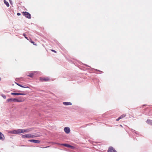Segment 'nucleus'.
Segmentation results:
<instances>
[{"label":"nucleus","instance_id":"19","mask_svg":"<svg viewBox=\"0 0 152 152\" xmlns=\"http://www.w3.org/2000/svg\"><path fill=\"white\" fill-rule=\"evenodd\" d=\"M26 95V94L24 93H19V95Z\"/></svg>","mask_w":152,"mask_h":152},{"label":"nucleus","instance_id":"25","mask_svg":"<svg viewBox=\"0 0 152 152\" xmlns=\"http://www.w3.org/2000/svg\"><path fill=\"white\" fill-rule=\"evenodd\" d=\"M52 50V51H53V52H55V53H56V51L55 50Z\"/></svg>","mask_w":152,"mask_h":152},{"label":"nucleus","instance_id":"11","mask_svg":"<svg viewBox=\"0 0 152 152\" xmlns=\"http://www.w3.org/2000/svg\"><path fill=\"white\" fill-rule=\"evenodd\" d=\"M63 104L65 105H72V103L70 102H63Z\"/></svg>","mask_w":152,"mask_h":152},{"label":"nucleus","instance_id":"8","mask_svg":"<svg viewBox=\"0 0 152 152\" xmlns=\"http://www.w3.org/2000/svg\"><path fill=\"white\" fill-rule=\"evenodd\" d=\"M33 130V128H30L27 129H23V132H28Z\"/></svg>","mask_w":152,"mask_h":152},{"label":"nucleus","instance_id":"13","mask_svg":"<svg viewBox=\"0 0 152 152\" xmlns=\"http://www.w3.org/2000/svg\"><path fill=\"white\" fill-rule=\"evenodd\" d=\"M4 3L6 5V6L8 7L9 6V3L7 1L5 0H4Z\"/></svg>","mask_w":152,"mask_h":152},{"label":"nucleus","instance_id":"12","mask_svg":"<svg viewBox=\"0 0 152 152\" xmlns=\"http://www.w3.org/2000/svg\"><path fill=\"white\" fill-rule=\"evenodd\" d=\"M146 122L149 124L152 125V120H151L150 119H148L147 120Z\"/></svg>","mask_w":152,"mask_h":152},{"label":"nucleus","instance_id":"3","mask_svg":"<svg viewBox=\"0 0 152 152\" xmlns=\"http://www.w3.org/2000/svg\"><path fill=\"white\" fill-rule=\"evenodd\" d=\"M23 15L25 16L26 18L28 19L31 18V15L27 12H23Z\"/></svg>","mask_w":152,"mask_h":152},{"label":"nucleus","instance_id":"7","mask_svg":"<svg viewBox=\"0 0 152 152\" xmlns=\"http://www.w3.org/2000/svg\"><path fill=\"white\" fill-rule=\"evenodd\" d=\"M28 141L30 142H34L35 143H39L40 142V141L39 140H28Z\"/></svg>","mask_w":152,"mask_h":152},{"label":"nucleus","instance_id":"2","mask_svg":"<svg viewBox=\"0 0 152 152\" xmlns=\"http://www.w3.org/2000/svg\"><path fill=\"white\" fill-rule=\"evenodd\" d=\"M12 133L13 134H19L23 133V129H18L12 131Z\"/></svg>","mask_w":152,"mask_h":152},{"label":"nucleus","instance_id":"16","mask_svg":"<svg viewBox=\"0 0 152 152\" xmlns=\"http://www.w3.org/2000/svg\"><path fill=\"white\" fill-rule=\"evenodd\" d=\"M38 136L37 135H31L30 134V138H33L36 137H37Z\"/></svg>","mask_w":152,"mask_h":152},{"label":"nucleus","instance_id":"28","mask_svg":"<svg viewBox=\"0 0 152 152\" xmlns=\"http://www.w3.org/2000/svg\"><path fill=\"white\" fill-rule=\"evenodd\" d=\"M34 42H32L31 43H33Z\"/></svg>","mask_w":152,"mask_h":152},{"label":"nucleus","instance_id":"23","mask_svg":"<svg viewBox=\"0 0 152 152\" xmlns=\"http://www.w3.org/2000/svg\"><path fill=\"white\" fill-rule=\"evenodd\" d=\"M121 119V117H119L118 119H117L116 120V121H118L120 119Z\"/></svg>","mask_w":152,"mask_h":152},{"label":"nucleus","instance_id":"15","mask_svg":"<svg viewBox=\"0 0 152 152\" xmlns=\"http://www.w3.org/2000/svg\"><path fill=\"white\" fill-rule=\"evenodd\" d=\"M11 94L12 95H19V93H12Z\"/></svg>","mask_w":152,"mask_h":152},{"label":"nucleus","instance_id":"4","mask_svg":"<svg viewBox=\"0 0 152 152\" xmlns=\"http://www.w3.org/2000/svg\"><path fill=\"white\" fill-rule=\"evenodd\" d=\"M107 151L108 152H117L115 149L112 147H109Z\"/></svg>","mask_w":152,"mask_h":152},{"label":"nucleus","instance_id":"1","mask_svg":"<svg viewBox=\"0 0 152 152\" xmlns=\"http://www.w3.org/2000/svg\"><path fill=\"white\" fill-rule=\"evenodd\" d=\"M23 101V100L22 99V97H19L18 98V99L16 98H10L8 99L7 100L6 102H22Z\"/></svg>","mask_w":152,"mask_h":152},{"label":"nucleus","instance_id":"21","mask_svg":"<svg viewBox=\"0 0 152 152\" xmlns=\"http://www.w3.org/2000/svg\"><path fill=\"white\" fill-rule=\"evenodd\" d=\"M23 35L26 39H28V38L26 36V35L25 34H23Z\"/></svg>","mask_w":152,"mask_h":152},{"label":"nucleus","instance_id":"24","mask_svg":"<svg viewBox=\"0 0 152 152\" xmlns=\"http://www.w3.org/2000/svg\"><path fill=\"white\" fill-rule=\"evenodd\" d=\"M17 15L18 16L20 15V13H17Z\"/></svg>","mask_w":152,"mask_h":152},{"label":"nucleus","instance_id":"20","mask_svg":"<svg viewBox=\"0 0 152 152\" xmlns=\"http://www.w3.org/2000/svg\"><path fill=\"white\" fill-rule=\"evenodd\" d=\"M125 115H121L119 117H121V118H124V117H125Z\"/></svg>","mask_w":152,"mask_h":152},{"label":"nucleus","instance_id":"5","mask_svg":"<svg viewBox=\"0 0 152 152\" xmlns=\"http://www.w3.org/2000/svg\"><path fill=\"white\" fill-rule=\"evenodd\" d=\"M64 130L66 134H69L70 132V129L68 127H65L64 129Z\"/></svg>","mask_w":152,"mask_h":152},{"label":"nucleus","instance_id":"14","mask_svg":"<svg viewBox=\"0 0 152 152\" xmlns=\"http://www.w3.org/2000/svg\"><path fill=\"white\" fill-rule=\"evenodd\" d=\"M16 84L18 85V86H20L21 87H22V88H28V87H25V86H23L22 85L19 84V83H16Z\"/></svg>","mask_w":152,"mask_h":152},{"label":"nucleus","instance_id":"17","mask_svg":"<svg viewBox=\"0 0 152 152\" xmlns=\"http://www.w3.org/2000/svg\"><path fill=\"white\" fill-rule=\"evenodd\" d=\"M34 74L33 73H31L30 74H29V75H28L27 76H29V77H33V76L34 75Z\"/></svg>","mask_w":152,"mask_h":152},{"label":"nucleus","instance_id":"26","mask_svg":"<svg viewBox=\"0 0 152 152\" xmlns=\"http://www.w3.org/2000/svg\"><path fill=\"white\" fill-rule=\"evenodd\" d=\"M47 147H43V148H47Z\"/></svg>","mask_w":152,"mask_h":152},{"label":"nucleus","instance_id":"18","mask_svg":"<svg viewBox=\"0 0 152 152\" xmlns=\"http://www.w3.org/2000/svg\"><path fill=\"white\" fill-rule=\"evenodd\" d=\"M43 80L45 81H47L49 79L48 78H43L42 79Z\"/></svg>","mask_w":152,"mask_h":152},{"label":"nucleus","instance_id":"9","mask_svg":"<svg viewBox=\"0 0 152 152\" xmlns=\"http://www.w3.org/2000/svg\"><path fill=\"white\" fill-rule=\"evenodd\" d=\"M22 137L23 138H30V134H26L22 135Z\"/></svg>","mask_w":152,"mask_h":152},{"label":"nucleus","instance_id":"22","mask_svg":"<svg viewBox=\"0 0 152 152\" xmlns=\"http://www.w3.org/2000/svg\"><path fill=\"white\" fill-rule=\"evenodd\" d=\"M2 96L4 99L6 98V96L5 95L2 94Z\"/></svg>","mask_w":152,"mask_h":152},{"label":"nucleus","instance_id":"27","mask_svg":"<svg viewBox=\"0 0 152 152\" xmlns=\"http://www.w3.org/2000/svg\"><path fill=\"white\" fill-rule=\"evenodd\" d=\"M57 144H58V145H59V144H59V143H57Z\"/></svg>","mask_w":152,"mask_h":152},{"label":"nucleus","instance_id":"6","mask_svg":"<svg viewBox=\"0 0 152 152\" xmlns=\"http://www.w3.org/2000/svg\"><path fill=\"white\" fill-rule=\"evenodd\" d=\"M61 145H62L66 147H67L68 148H70L71 149H73L74 148V146L68 144H62Z\"/></svg>","mask_w":152,"mask_h":152},{"label":"nucleus","instance_id":"10","mask_svg":"<svg viewBox=\"0 0 152 152\" xmlns=\"http://www.w3.org/2000/svg\"><path fill=\"white\" fill-rule=\"evenodd\" d=\"M0 140H4V137L3 134L0 132Z\"/></svg>","mask_w":152,"mask_h":152}]
</instances>
